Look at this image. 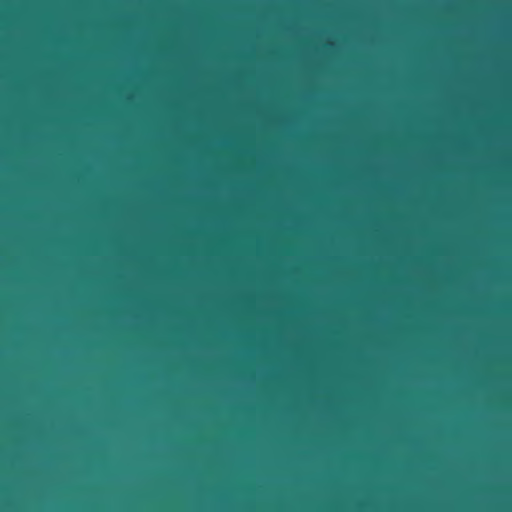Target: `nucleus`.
<instances>
[{
  "mask_svg": "<svg viewBox=\"0 0 512 512\" xmlns=\"http://www.w3.org/2000/svg\"><path fill=\"white\" fill-rule=\"evenodd\" d=\"M257 241H258V242L260 241V238H259V237L257 238Z\"/></svg>",
  "mask_w": 512,
  "mask_h": 512,
  "instance_id": "20e7f679",
  "label": "nucleus"
},
{
  "mask_svg": "<svg viewBox=\"0 0 512 512\" xmlns=\"http://www.w3.org/2000/svg\"><path fill=\"white\" fill-rule=\"evenodd\" d=\"M257 265H260V260L259 259L257 260Z\"/></svg>",
  "mask_w": 512,
  "mask_h": 512,
  "instance_id": "f257e3e1",
  "label": "nucleus"
},
{
  "mask_svg": "<svg viewBox=\"0 0 512 512\" xmlns=\"http://www.w3.org/2000/svg\"><path fill=\"white\" fill-rule=\"evenodd\" d=\"M257 313H258V314L260 313V310H259V309L257 310Z\"/></svg>",
  "mask_w": 512,
  "mask_h": 512,
  "instance_id": "39448f33",
  "label": "nucleus"
},
{
  "mask_svg": "<svg viewBox=\"0 0 512 512\" xmlns=\"http://www.w3.org/2000/svg\"><path fill=\"white\" fill-rule=\"evenodd\" d=\"M257 331H258V332L260 331V328H259V327L257 328Z\"/></svg>",
  "mask_w": 512,
  "mask_h": 512,
  "instance_id": "423d86ee",
  "label": "nucleus"
},
{
  "mask_svg": "<svg viewBox=\"0 0 512 512\" xmlns=\"http://www.w3.org/2000/svg\"><path fill=\"white\" fill-rule=\"evenodd\" d=\"M257 19H258V20L260 19V16H259V15L257 16Z\"/></svg>",
  "mask_w": 512,
  "mask_h": 512,
  "instance_id": "7ed1b4c3",
  "label": "nucleus"
},
{
  "mask_svg": "<svg viewBox=\"0 0 512 512\" xmlns=\"http://www.w3.org/2000/svg\"><path fill=\"white\" fill-rule=\"evenodd\" d=\"M257 265H260V260L259 259L257 260Z\"/></svg>",
  "mask_w": 512,
  "mask_h": 512,
  "instance_id": "f03ea898",
  "label": "nucleus"
}]
</instances>
